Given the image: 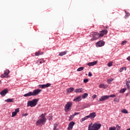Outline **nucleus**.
<instances>
[{
    "label": "nucleus",
    "instance_id": "39",
    "mask_svg": "<svg viewBox=\"0 0 130 130\" xmlns=\"http://www.w3.org/2000/svg\"><path fill=\"white\" fill-rule=\"evenodd\" d=\"M39 61L40 64L44 63V60L43 59H41Z\"/></svg>",
    "mask_w": 130,
    "mask_h": 130
},
{
    "label": "nucleus",
    "instance_id": "43",
    "mask_svg": "<svg viewBox=\"0 0 130 130\" xmlns=\"http://www.w3.org/2000/svg\"><path fill=\"white\" fill-rule=\"evenodd\" d=\"M88 76L89 77H92V73L91 72L88 73Z\"/></svg>",
    "mask_w": 130,
    "mask_h": 130
},
{
    "label": "nucleus",
    "instance_id": "16",
    "mask_svg": "<svg viewBox=\"0 0 130 130\" xmlns=\"http://www.w3.org/2000/svg\"><path fill=\"white\" fill-rule=\"evenodd\" d=\"M126 85L127 88L130 90V78H128L127 80L126 81Z\"/></svg>",
    "mask_w": 130,
    "mask_h": 130
},
{
    "label": "nucleus",
    "instance_id": "32",
    "mask_svg": "<svg viewBox=\"0 0 130 130\" xmlns=\"http://www.w3.org/2000/svg\"><path fill=\"white\" fill-rule=\"evenodd\" d=\"M114 102H117L118 103V102H119V99H118L117 98H115L114 100Z\"/></svg>",
    "mask_w": 130,
    "mask_h": 130
},
{
    "label": "nucleus",
    "instance_id": "37",
    "mask_svg": "<svg viewBox=\"0 0 130 130\" xmlns=\"http://www.w3.org/2000/svg\"><path fill=\"white\" fill-rule=\"evenodd\" d=\"M125 13L126 14L125 17H129V15H130L129 13L126 11H125Z\"/></svg>",
    "mask_w": 130,
    "mask_h": 130
},
{
    "label": "nucleus",
    "instance_id": "4",
    "mask_svg": "<svg viewBox=\"0 0 130 130\" xmlns=\"http://www.w3.org/2000/svg\"><path fill=\"white\" fill-rule=\"evenodd\" d=\"M96 117V113L93 112L89 114V115L86 116L81 119L80 120L81 122H83V121H85V120H87L88 118H90V119H94Z\"/></svg>",
    "mask_w": 130,
    "mask_h": 130
},
{
    "label": "nucleus",
    "instance_id": "34",
    "mask_svg": "<svg viewBox=\"0 0 130 130\" xmlns=\"http://www.w3.org/2000/svg\"><path fill=\"white\" fill-rule=\"evenodd\" d=\"M120 128H121L120 126H119L118 125H116V129H117V130H120Z\"/></svg>",
    "mask_w": 130,
    "mask_h": 130
},
{
    "label": "nucleus",
    "instance_id": "36",
    "mask_svg": "<svg viewBox=\"0 0 130 130\" xmlns=\"http://www.w3.org/2000/svg\"><path fill=\"white\" fill-rule=\"evenodd\" d=\"M108 96L109 97V98H110V97H111L112 98H114V97H115L116 95H115V94H111L110 95H108Z\"/></svg>",
    "mask_w": 130,
    "mask_h": 130
},
{
    "label": "nucleus",
    "instance_id": "23",
    "mask_svg": "<svg viewBox=\"0 0 130 130\" xmlns=\"http://www.w3.org/2000/svg\"><path fill=\"white\" fill-rule=\"evenodd\" d=\"M14 99H8L5 100V102H13Z\"/></svg>",
    "mask_w": 130,
    "mask_h": 130
},
{
    "label": "nucleus",
    "instance_id": "15",
    "mask_svg": "<svg viewBox=\"0 0 130 130\" xmlns=\"http://www.w3.org/2000/svg\"><path fill=\"white\" fill-rule=\"evenodd\" d=\"M97 62H98V61H94L93 62H89L88 63L87 66H89V67H92V66H95V64H97Z\"/></svg>",
    "mask_w": 130,
    "mask_h": 130
},
{
    "label": "nucleus",
    "instance_id": "18",
    "mask_svg": "<svg viewBox=\"0 0 130 130\" xmlns=\"http://www.w3.org/2000/svg\"><path fill=\"white\" fill-rule=\"evenodd\" d=\"M75 93H82L83 92V89L82 88H78L76 89L75 90Z\"/></svg>",
    "mask_w": 130,
    "mask_h": 130
},
{
    "label": "nucleus",
    "instance_id": "6",
    "mask_svg": "<svg viewBox=\"0 0 130 130\" xmlns=\"http://www.w3.org/2000/svg\"><path fill=\"white\" fill-rule=\"evenodd\" d=\"M72 106H73V103L72 102H68L64 106L65 112H69L72 110Z\"/></svg>",
    "mask_w": 130,
    "mask_h": 130
},
{
    "label": "nucleus",
    "instance_id": "46",
    "mask_svg": "<svg viewBox=\"0 0 130 130\" xmlns=\"http://www.w3.org/2000/svg\"><path fill=\"white\" fill-rule=\"evenodd\" d=\"M54 127L53 128V129L54 130H57V129H56V126H55V124H54Z\"/></svg>",
    "mask_w": 130,
    "mask_h": 130
},
{
    "label": "nucleus",
    "instance_id": "14",
    "mask_svg": "<svg viewBox=\"0 0 130 130\" xmlns=\"http://www.w3.org/2000/svg\"><path fill=\"white\" fill-rule=\"evenodd\" d=\"M82 100V96L81 95H79L77 97H75L74 99L73 100V101L74 102H80Z\"/></svg>",
    "mask_w": 130,
    "mask_h": 130
},
{
    "label": "nucleus",
    "instance_id": "21",
    "mask_svg": "<svg viewBox=\"0 0 130 130\" xmlns=\"http://www.w3.org/2000/svg\"><path fill=\"white\" fill-rule=\"evenodd\" d=\"M99 88L105 89V88H107V85L103 84H101L99 85Z\"/></svg>",
    "mask_w": 130,
    "mask_h": 130
},
{
    "label": "nucleus",
    "instance_id": "2",
    "mask_svg": "<svg viewBox=\"0 0 130 130\" xmlns=\"http://www.w3.org/2000/svg\"><path fill=\"white\" fill-rule=\"evenodd\" d=\"M41 92V89H35L33 92L29 91L27 93L23 95L24 97H30V96H37Z\"/></svg>",
    "mask_w": 130,
    "mask_h": 130
},
{
    "label": "nucleus",
    "instance_id": "10",
    "mask_svg": "<svg viewBox=\"0 0 130 130\" xmlns=\"http://www.w3.org/2000/svg\"><path fill=\"white\" fill-rule=\"evenodd\" d=\"M108 31H107V30H103L101 31H100V33H99V34H100V37H103V36H104V35H106V34L108 32Z\"/></svg>",
    "mask_w": 130,
    "mask_h": 130
},
{
    "label": "nucleus",
    "instance_id": "25",
    "mask_svg": "<svg viewBox=\"0 0 130 130\" xmlns=\"http://www.w3.org/2000/svg\"><path fill=\"white\" fill-rule=\"evenodd\" d=\"M10 74V70H6L5 71H4V75L5 76H8Z\"/></svg>",
    "mask_w": 130,
    "mask_h": 130
},
{
    "label": "nucleus",
    "instance_id": "33",
    "mask_svg": "<svg viewBox=\"0 0 130 130\" xmlns=\"http://www.w3.org/2000/svg\"><path fill=\"white\" fill-rule=\"evenodd\" d=\"M16 115H17L16 112H15V111L13 112L12 115V117H15V116H16Z\"/></svg>",
    "mask_w": 130,
    "mask_h": 130
},
{
    "label": "nucleus",
    "instance_id": "45",
    "mask_svg": "<svg viewBox=\"0 0 130 130\" xmlns=\"http://www.w3.org/2000/svg\"><path fill=\"white\" fill-rule=\"evenodd\" d=\"M27 115H28V114L27 113L22 114V116H27Z\"/></svg>",
    "mask_w": 130,
    "mask_h": 130
},
{
    "label": "nucleus",
    "instance_id": "1",
    "mask_svg": "<svg viewBox=\"0 0 130 130\" xmlns=\"http://www.w3.org/2000/svg\"><path fill=\"white\" fill-rule=\"evenodd\" d=\"M45 115H46V113L42 114V115L39 117V120L36 122V125H43V124L46 122Z\"/></svg>",
    "mask_w": 130,
    "mask_h": 130
},
{
    "label": "nucleus",
    "instance_id": "27",
    "mask_svg": "<svg viewBox=\"0 0 130 130\" xmlns=\"http://www.w3.org/2000/svg\"><path fill=\"white\" fill-rule=\"evenodd\" d=\"M84 69H85V68L84 67H80L79 68H78L77 71V72H82V71H84Z\"/></svg>",
    "mask_w": 130,
    "mask_h": 130
},
{
    "label": "nucleus",
    "instance_id": "38",
    "mask_svg": "<svg viewBox=\"0 0 130 130\" xmlns=\"http://www.w3.org/2000/svg\"><path fill=\"white\" fill-rule=\"evenodd\" d=\"M19 109H20V108H17L15 109L14 112H16V113H18V112H20V110Z\"/></svg>",
    "mask_w": 130,
    "mask_h": 130
},
{
    "label": "nucleus",
    "instance_id": "44",
    "mask_svg": "<svg viewBox=\"0 0 130 130\" xmlns=\"http://www.w3.org/2000/svg\"><path fill=\"white\" fill-rule=\"evenodd\" d=\"M1 77L2 78H6V75L4 74H2V75H1Z\"/></svg>",
    "mask_w": 130,
    "mask_h": 130
},
{
    "label": "nucleus",
    "instance_id": "48",
    "mask_svg": "<svg viewBox=\"0 0 130 130\" xmlns=\"http://www.w3.org/2000/svg\"><path fill=\"white\" fill-rule=\"evenodd\" d=\"M1 82H2V81L0 80V84H1Z\"/></svg>",
    "mask_w": 130,
    "mask_h": 130
},
{
    "label": "nucleus",
    "instance_id": "3",
    "mask_svg": "<svg viewBox=\"0 0 130 130\" xmlns=\"http://www.w3.org/2000/svg\"><path fill=\"white\" fill-rule=\"evenodd\" d=\"M100 127H101V124L95 123L92 124L91 123L88 125V130H99Z\"/></svg>",
    "mask_w": 130,
    "mask_h": 130
},
{
    "label": "nucleus",
    "instance_id": "40",
    "mask_svg": "<svg viewBox=\"0 0 130 130\" xmlns=\"http://www.w3.org/2000/svg\"><path fill=\"white\" fill-rule=\"evenodd\" d=\"M88 81L89 80H88V79H85L83 80L84 83H87Z\"/></svg>",
    "mask_w": 130,
    "mask_h": 130
},
{
    "label": "nucleus",
    "instance_id": "5",
    "mask_svg": "<svg viewBox=\"0 0 130 130\" xmlns=\"http://www.w3.org/2000/svg\"><path fill=\"white\" fill-rule=\"evenodd\" d=\"M38 101V99H35L32 101H29L27 103V107H34V106H36Z\"/></svg>",
    "mask_w": 130,
    "mask_h": 130
},
{
    "label": "nucleus",
    "instance_id": "26",
    "mask_svg": "<svg viewBox=\"0 0 130 130\" xmlns=\"http://www.w3.org/2000/svg\"><path fill=\"white\" fill-rule=\"evenodd\" d=\"M121 112H122V113H125V114H127V113H128V112L127 111V110H126V109H123L121 111Z\"/></svg>",
    "mask_w": 130,
    "mask_h": 130
},
{
    "label": "nucleus",
    "instance_id": "24",
    "mask_svg": "<svg viewBox=\"0 0 130 130\" xmlns=\"http://www.w3.org/2000/svg\"><path fill=\"white\" fill-rule=\"evenodd\" d=\"M42 54H43V52H40V51H38V52H36L35 53V55L36 56H38L39 55H42Z\"/></svg>",
    "mask_w": 130,
    "mask_h": 130
},
{
    "label": "nucleus",
    "instance_id": "41",
    "mask_svg": "<svg viewBox=\"0 0 130 130\" xmlns=\"http://www.w3.org/2000/svg\"><path fill=\"white\" fill-rule=\"evenodd\" d=\"M97 97V95L96 94H93L92 96V99H95V98H96Z\"/></svg>",
    "mask_w": 130,
    "mask_h": 130
},
{
    "label": "nucleus",
    "instance_id": "28",
    "mask_svg": "<svg viewBox=\"0 0 130 130\" xmlns=\"http://www.w3.org/2000/svg\"><path fill=\"white\" fill-rule=\"evenodd\" d=\"M75 116L73 115H71L70 117H69V121H72V120H73V119H74V117Z\"/></svg>",
    "mask_w": 130,
    "mask_h": 130
},
{
    "label": "nucleus",
    "instance_id": "12",
    "mask_svg": "<svg viewBox=\"0 0 130 130\" xmlns=\"http://www.w3.org/2000/svg\"><path fill=\"white\" fill-rule=\"evenodd\" d=\"M75 122L74 121H71L69 124V126H68V129L69 130H72L73 129V127H74V126L75 125Z\"/></svg>",
    "mask_w": 130,
    "mask_h": 130
},
{
    "label": "nucleus",
    "instance_id": "7",
    "mask_svg": "<svg viewBox=\"0 0 130 130\" xmlns=\"http://www.w3.org/2000/svg\"><path fill=\"white\" fill-rule=\"evenodd\" d=\"M91 35L92 36V38L90 40L91 41H94V40H97V39L101 38L100 35L98 32H91Z\"/></svg>",
    "mask_w": 130,
    "mask_h": 130
},
{
    "label": "nucleus",
    "instance_id": "42",
    "mask_svg": "<svg viewBox=\"0 0 130 130\" xmlns=\"http://www.w3.org/2000/svg\"><path fill=\"white\" fill-rule=\"evenodd\" d=\"M78 114H80V113H75L74 114H73L74 116H76V115H78Z\"/></svg>",
    "mask_w": 130,
    "mask_h": 130
},
{
    "label": "nucleus",
    "instance_id": "35",
    "mask_svg": "<svg viewBox=\"0 0 130 130\" xmlns=\"http://www.w3.org/2000/svg\"><path fill=\"white\" fill-rule=\"evenodd\" d=\"M112 63H113L112 62H109L108 63L107 66L109 67H112Z\"/></svg>",
    "mask_w": 130,
    "mask_h": 130
},
{
    "label": "nucleus",
    "instance_id": "30",
    "mask_svg": "<svg viewBox=\"0 0 130 130\" xmlns=\"http://www.w3.org/2000/svg\"><path fill=\"white\" fill-rule=\"evenodd\" d=\"M125 91H126V88H122L120 90V93H124V92H125Z\"/></svg>",
    "mask_w": 130,
    "mask_h": 130
},
{
    "label": "nucleus",
    "instance_id": "9",
    "mask_svg": "<svg viewBox=\"0 0 130 130\" xmlns=\"http://www.w3.org/2000/svg\"><path fill=\"white\" fill-rule=\"evenodd\" d=\"M51 84L50 83H47L46 84L39 85L40 88H42V89H45V88H48V87H50Z\"/></svg>",
    "mask_w": 130,
    "mask_h": 130
},
{
    "label": "nucleus",
    "instance_id": "47",
    "mask_svg": "<svg viewBox=\"0 0 130 130\" xmlns=\"http://www.w3.org/2000/svg\"><path fill=\"white\" fill-rule=\"evenodd\" d=\"M127 60H128L129 61H130V56H129L128 57H127Z\"/></svg>",
    "mask_w": 130,
    "mask_h": 130
},
{
    "label": "nucleus",
    "instance_id": "19",
    "mask_svg": "<svg viewBox=\"0 0 130 130\" xmlns=\"http://www.w3.org/2000/svg\"><path fill=\"white\" fill-rule=\"evenodd\" d=\"M67 53H68V51L61 52L59 53V56H63V55H66Z\"/></svg>",
    "mask_w": 130,
    "mask_h": 130
},
{
    "label": "nucleus",
    "instance_id": "22",
    "mask_svg": "<svg viewBox=\"0 0 130 130\" xmlns=\"http://www.w3.org/2000/svg\"><path fill=\"white\" fill-rule=\"evenodd\" d=\"M126 71V67H122L120 69L119 72L120 73H122V72H123V71Z\"/></svg>",
    "mask_w": 130,
    "mask_h": 130
},
{
    "label": "nucleus",
    "instance_id": "11",
    "mask_svg": "<svg viewBox=\"0 0 130 130\" xmlns=\"http://www.w3.org/2000/svg\"><path fill=\"white\" fill-rule=\"evenodd\" d=\"M108 98H109V96H108V95H104L101 96L99 99V101H100V102L105 101V100H106L107 99H108Z\"/></svg>",
    "mask_w": 130,
    "mask_h": 130
},
{
    "label": "nucleus",
    "instance_id": "31",
    "mask_svg": "<svg viewBox=\"0 0 130 130\" xmlns=\"http://www.w3.org/2000/svg\"><path fill=\"white\" fill-rule=\"evenodd\" d=\"M126 43H127V41H123L121 42V45H125V44H126Z\"/></svg>",
    "mask_w": 130,
    "mask_h": 130
},
{
    "label": "nucleus",
    "instance_id": "20",
    "mask_svg": "<svg viewBox=\"0 0 130 130\" xmlns=\"http://www.w3.org/2000/svg\"><path fill=\"white\" fill-rule=\"evenodd\" d=\"M88 93H84L83 94H82V96L81 97L82 99H85L88 97Z\"/></svg>",
    "mask_w": 130,
    "mask_h": 130
},
{
    "label": "nucleus",
    "instance_id": "8",
    "mask_svg": "<svg viewBox=\"0 0 130 130\" xmlns=\"http://www.w3.org/2000/svg\"><path fill=\"white\" fill-rule=\"evenodd\" d=\"M105 44V42L101 40L96 43V47H101L102 46H104Z\"/></svg>",
    "mask_w": 130,
    "mask_h": 130
},
{
    "label": "nucleus",
    "instance_id": "29",
    "mask_svg": "<svg viewBox=\"0 0 130 130\" xmlns=\"http://www.w3.org/2000/svg\"><path fill=\"white\" fill-rule=\"evenodd\" d=\"M113 80H114V79H113V78L109 79L107 81L108 84H110L111 83V82H112V81H113Z\"/></svg>",
    "mask_w": 130,
    "mask_h": 130
},
{
    "label": "nucleus",
    "instance_id": "17",
    "mask_svg": "<svg viewBox=\"0 0 130 130\" xmlns=\"http://www.w3.org/2000/svg\"><path fill=\"white\" fill-rule=\"evenodd\" d=\"M74 90H75V88H74V87H70L67 89V91L68 93H72V92H73Z\"/></svg>",
    "mask_w": 130,
    "mask_h": 130
},
{
    "label": "nucleus",
    "instance_id": "13",
    "mask_svg": "<svg viewBox=\"0 0 130 130\" xmlns=\"http://www.w3.org/2000/svg\"><path fill=\"white\" fill-rule=\"evenodd\" d=\"M9 92L8 89H5L1 92L0 94L3 97H5L6 96V94H7Z\"/></svg>",
    "mask_w": 130,
    "mask_h": 130
}]
</instances>
